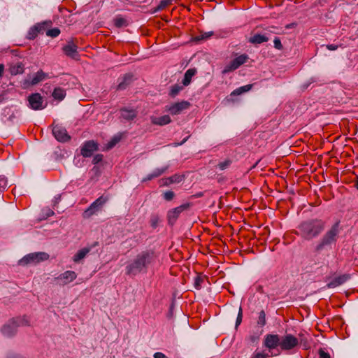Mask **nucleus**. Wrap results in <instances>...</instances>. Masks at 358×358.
<instances>
[{"mask_svg":"<svg viewBox=\"0 0 358 358\" xmlns=\"http://www.w3.org/2000/svg\"><path fill=\"white\" fill-rule=\"evenodd\" d=\"M156 257L153 252L143 251L126 266V273L136 275L140 273H146L148 268L155 262Z\"/></svg>","mask_w":358,"mask_h":358,"instance_id":"nucleus-1","label":"nucleus"},{"mask_svg":"<svg viewBox=\"0 0 358 358\" xmlns=\"http://www.w3.org/2000/svg\"><path fill=\"white\" fill-rule=\"evenodd\" d=\"M324 228V222L320 220H310L302 222L299 230L301 236L306 239H311L318 236Z\"/></svg>","mask_w":358,"mask_h":358,"instance_id":"nucleus-2","label":"nucleus"},{"mask_svg":"<svg viewBox=\"0 0 358 358\" xmlns=\"http://www.w3.org/2000/svg\"><path fill=\"white\" fill-rule=\"evenodd\" d=\"M49 255L44 252H32L27 255L19 261V264L22 266L28 264H36L41 262L48 260Z\"/></svg>","mask_w":358,"mask_h":358,"instance_id":"nucleus-3","label":"nucleus"},{"mask_svg":"<svg viewBox=\"0 0 358 358\" xmlns=\"http://www.w3.org/2000/svg\"><path fill=\"white\" fill-rule=\"evenodd\" d=\"M339 223H335L331 228L323 236L321 243L319 245V248H322L324 245H331L333 243H335L337 238V236L339 234Z\"/></svg>","mask_w":358,"mask_h":358,"instance_id":"nucleus-4","label":"nucleus"},{"mask_svg":"<svg viewBox=\"0 0 358 358\" xmlns=\"http://www.w3.org/2000/svg\"><path fill=\"white\" fill-rule=\"evenodd\" d=\"M107 199L103 196L99 197L87 209L84 211L83 214V217L89 218L93 215L97 214L99 211H101Z\"/></svg>","mask_w":358,"mask_h":358,"instance_id":"nucleus-5","label":"nucleus"},{"mask_svg":"<svg viewBox=\"0 0 358 358\" xmlns=\"http://www.w3.org/2000/svg\"><path fill=\"white\" fill-rule=\"evenodd\" d=\"M248 56L245 54H243L236 57L224 66L222 71V73L226 74L229 72L235 71L236 69H238L241 65L245 64L248 61Z\"/></svg>","mask_w":358,"mask_h":358,"instance_id":"nucleus-6","label":"nucleus"},{"mask_svg":"<svg viewBox=\"0 0 358 358\" xmlns=\"http://www.w3.org/2000/svg\"><path fill=\"white\" fill-rule=\"evenodd\" d=\"M298 339L291 334H287L280 338V346L282 350H288L298 345Z\"/></svg>","mask_w":358,"mask_h":358,"instance_id":"nucleus-7","label":"nucleus"},{"mask_svg":"<svg viewBox=\"0 0 358 358\" xmlns=\"http://www.w3.org/2000/svg\"><path fill=\"white\" fill-rule=\"evenodd\" d=\"M28 101L30 107L33 110H42L45 107V105H43V98L38 93L30 95L28 98Z\"/></svg>","mask_w":358,"mask_h":358,"instance_id":"nucleus-8","label":"nucleus"},{"mask_svg":"<svg viewBox=\"0 0 358 358\" xmlns=\"http://www.w3.org/2000/svg\"><path fill=\"white\" fill-rule=\"evenodd\" d=\"M190 104L187 101H182L180 102L173 103L170 106H166V110L169 111L172 115L180 114L182 111L187 109Z\"/></svg>","mask_w":358,"mask_h":358,"instance_id":"nucleus-9","label":"nucleus"},{"mask_svg":"<svg viewBox=\"0 0 358 358\" xmlns=\"http://www.w3.org/2000/svg\"><path fill=\"white\" fill-rule=\"evenodd\" d=\"M280 338L277 334H267L264 339V345L269 350L280 345Z\"/></svg>","mask_w":358,"mask_h":358,"instance_id":"nucleus-10","label":"nucleus"},{"mask_svg":"<svg viewBox=\"0 0 358 358\" xmlns=\"http://www.w3.org/2000/svg\"><path fill=\"white\" fill-rule=\"evenodd\" d=\"M52 134L55 138L60 142H66L70 139L66 129L59 125H55L53 127Z\"/></svg>","mask_w":358,"mask_h":358,"instance_id":"nucleus-11","label":"nucleus"},{"mask_svg":"<svg viewBox=\"0 0 358 358\" xmlns=\"http://www.w3.org/2000/svg\"><path fill=\"white\" fill-rule=\"evenodd\" d=\"M77 278V274L73 271H66L61 273L56 279L61 285H65L73 282Z\"/></svg>","mask_w":358,"mask_h":358,"instance_id":"nucleus-12","label":"nucleus"},{"mask_svg":"<svg viewBox=\"0 0 358 358\" xmlns=\"http://www.w3.org/2000/svg\"><path fill=\"white\" fill-rule=\"evenodd\" d=\"M97 149V144L93 141H89L83 145L81 149V154L85 157H89L92 156L93 152Z\"/></svg>","mask_w":358,"mask_h":358,"instance_id":"nucleus-13","label":"nucleus"},{"mask_svg":"<svg viewBox=\"0 0 358 358\" xmlns=\"http://www.w3.org/2000/svg\"><path fill=\"white\" fill-rule=\"evenodd\" d=\"M188 208L189 204L185 203L169 210L168 213L169 222L173 224L176 220L179 215Z\"/></svg>","mask_w":358,"mask_h":358,"instance_id":"nucleus-14","label":"nucleus"},{"mask_svg":"<svg viewBox=\"0 0 358 358\" xmlns=\"http://www.w3.org/2000/svg\"><path fill=\"white\" fill-rule=\"evenodd\" d=\"M78 47L72 42H69L63 47V51L65 55L71 58L76 59L78 57Z\"/></svg>","mask_w":358,"mask_h":358,"instance_id":"nucleus-15","label":"nucleus"},{"mask_svg":"<svg viewBox=\"0 0 358 358\" xmlns=\"http://www.w3.org/2000/svg\"><path fill=\"white\" fill-rule=\"evenodd\" d=\"M349 279V276L348 275H341L334 278L331 282L327 284V287L329 288H334L339 285H343Z\"/></svg>","mask_w":358,"mask_h":358,"instance_id":"nucleus-16","label":"nucleus"},{"mask_svg":"<svg viewBox=\"0 0 358 358\" xmlns=\"http://www.w3.org/2000/svg\"><path fill=\"white\" fill-rule=\"evenodd\" d=\"M17 331V325L14 322L5 324L2 329V334L6 336H12Z\"/></svg>","mask_w":358,"mask_h":358,"instance_id":"nucleus-17","label":"nucleus"},{"mask_svg":"<svg viewBox=\"0 0 358 358\" xmlns=\"http://www.w3.org/2000/svg\"><path fill=\"white\" fill-rule=\"evenodd\" d=\"M48 78V74L43 72L42 70H40L32 76L31 79L30 80V84L31 85H37L38 83L45 80Z\"/></svg>","mask_w":358,"mask_h":358,"instance_id":"nucleus-18","label":"nucleus"},{"mask_svg":"<svg viewBox=\"0 0 358 358\" xmlns=\"http://www.w3.org/2000/svg\"><path fill=\"white\" fill-rule=\"evenodd\" d=\"M184 177L180 175H174L171 177L164 178L162 180V185L168 186L173 183H179L182 181Z\"/></svg>","mask_w":358,"mask_h":358,"instance_id":"nucleus-19","label":"nucleus"},{"mask_svg":"<svg viewBox=\"0 0 358 358\" xmlns=\"http://www.w3.org/2000/svg\"><path fill=\"white\" fill-rule=\"evenodd\" d=\"M197 71L195 68L189 69L185 73L182 83L184 86H187L191 83L192 78L196 75Z\"/></svg>","mask_w":358,"mask_h":358,"instance_id":"nucleus-20","label":"nucleus"},{"mask_svg":"<svg viewBox=\"0 0 358 358\" xmlns=\"http://www.w3.org/2000/svg\"><path fill=\"white\" fill-rule=\"evenodd\" d=\"M151 122L154 124L163 126L171 122V117L167 115L159 117H152Z\"/></svg>","mask_w":358,"mask_h":358,"instance_id":"nucleus-21","label":"nucleus"},{"mask_svg":"<svg viewBox=\"0 0 358 358\" xmlns=\"http://www.w3.org/2000/svg\"><path fill=\"white\" fill-rule=\"evenodd\" d=\"M167 169H168L167 166L155 169L150 174L148 175L143 180V181L150 180L155 178L159 177V176L163 174L167 170Z\"/></svg>","mask_w":358,"mask_h":358,"instance_id":"nucleus-22","label":"nucleus"},{"mask_svg":"<svg viewBox=\"0 0 358 358\" xmlns=\"http://www.w3.org/2000/svg\"><path fill=\"white\" fill-rule=\"evenodd\" d=\"M121 117L126 120H131L136 116V112L132 109L123 108L120 110Z\"/></svg>","mask_w":358,"mask_h":358,"instance_id":"nucleus-23","label":"nucleus"},{"mask_svg":"<svg viewBox=\"0 0 358 358\" xmlns=\"http://www.w3.org/2000/svg\"><path fill=\"white\" fill-rule=\"evenodd\" d=\"M89 252H90V249L87 248L80 250L73 256V262H76V263L79 262L80 260L84 259Z\"/></svg>","mask_w":358,"mask_h":358,"instance_id":"nucleus-24","label":"nucleus"},{"mask_svg":"<svg viewBox=\"0 0 358 358\" xmlns=\"http://www.w3.org/2000/svg\"><path fill=\"white\" fill-rule=\"evenodd\" d=\"M268 38L263 34H255L249 38V42L253 44H260L266 42Z\"/></svg>","mask_w":358,"mask_h":358,"instance_id":"nucleus-25","label":"nucleus"},{"mask_svg":"<svg viewBox=\"0 0 358 358\" xmlns=\"http://www.w3.org/2000/svg\"><path fill=\"white\" fill-rule=\"evenodd\" d=\"M52 96H53V98L55 99L58 100V101H62L64 99V97L66 96V92L62 87H56L53 90Z\"/></svg>","mask_w":358,"mask_h":358,"instance_id":"nucleus-26","label":"nucleus"},{"mask_svg":"<svg viewBox=\"0 0 358 358\" xmlns=\"http://www.w3.org/2000/svg\"><path fill=\"white\" fill-rule=\"evenodd\" d=\"M252 85H246L240 87L236 89L235 90H234L231 93V96L241 95L243 93L250 91L252 88Z\"/></svg>","mask_w":358,"mask_h":358,"instance_id":"nucleus-27","label":"nucleus"},{"mask_svg":"<svg viewBox=\"0 0 358 358\" xmlns=\"http://www.w3.org/2000/svg\"><path fill=\"white\" fill-rule=\"evenodd\" d=\"M24 71L23 66L21 63H17L10 66V72L12 75L22 73Z\"/></svg>","mask_w":358,"mask_h":358,"instance_id":"nucleus-28","label":"nucleus"},{"mask_svg":"<svg viewBox=\"0 0 358 358\" xmlns=\"http://www.w3.org/2000/svg\"><path fill=\"white\" fill-rule=\"evenodd\" d=\"M121 134H117L114 136L112 139L107 143L106 150H109L113 148L121 140Z\"/></svg>","mask_w":358,"mask_h":358,"instance_id":"nucleus-29","label":"nucleus"},{"mask_svg":"<svg viewBox=\"0 0 358 358\" xmlns=\"http://www.w3.org/2000/svg\"><path fill=\"white\" fill-rule=\"evenodd\" d=\"M114 24L117 27H122L127 25V22L122 17H116L114 20Z\"/></svg>","mask_w":358,"mask_h":358,"instance_id":"nucleus-30","label":"nucleus"},{"mask_svg":"<svg viewBox=\"0 0 358 358\" xmlns=\"http://www.w3.org/2000/svg\"><path fill=\"white\" fill-rule=\"evenodd\" d=\"M257 323L261 326H264L266 324V314L264 310L259 313Z\"/></svg>","mask_w":358,"mask_h":358,"instance_id":"nucleus-31","label":"nucleus"},{"mask_svg":"<svg viewBox=\"0 0 358 358\" xmlns=\"http://www.w3.org/2000/svg\"><path fill=\"white\" fill-rule=\"evenodd\" d=\"M60 34V30L57 28L49 29L47 31V36L51 37H57Z\"/></svg>","mask_w":358,"mask_h":358,"instance_id":"nucleus-32","label":"nucleus"},{"mask_svg":"<svg viewBox=\"0 0 358 358\" xmlns=\"http://www.w3.org/2000/svg\"><path fill=\"white\" fill-rule=\"evenodd\" d=\"M173 0H162L159 5L157 7V10H162L166 7L167 6L172 3Z\"/></svg>","mask_w":358,"mask_h":358,"instance_id":"nucleus-33","label":"nucleus"},{"mask_svg":"<svg viewBox=\"0 0 358 358\" xmlns=\"http://www.w3.org/2000/svg\"><path fill=\"white\" fill-rule=\"evenodd\" d=\"M231 163V160L227 159L224 162H220L218 164V167L220 170L223 171V170H225L226 169H227L230 166Z\"/></svg>","mask_w":358,"mask_h":358,"instance_id":"nucleus-34","label":"nucleus"},{"mask_svg":"<svg viewBox=\"0 0 358 358\" xmlns=\"http://www.w3.org/2000/svg\"><path fill=\"white\" fill-rule=\"evenodd\" d=\"M175 194L173 191L165 192L163 194L164 199L166 201H171L173 199Z\"/></svg>","mask_w":358,"mask_h":358,"instance_id":"nucleus-35","label":"nucleus"},{"mask_svg":"<svg viewBox=\"0 0 358 358\" xmlns=\"http://www.w3.org/2000/svg\"><path fill=\"white\" fill-rule=\"evenodd\" d=\"M242 317H243L242 308H241V307H240L239 308V310H238V316H237V318H236V328L241 323V322H242Z\"/></svg>","mask_w":358,"mask_h":358,"instance_id":"nucleus-36","label":"nucleus"},{"mask_svg":"<svg viewBox=\"0 0 358 358\" xmlns=\"http://www.w3.org/2000/svg\"><path fill=\"white\" fill-rule=\"evenodd\" d=\"M268 355L261 352H255L251 358H267Z\"/></svg>","mask_w":358,"mask_h":358,"instance_id":"nucleus-37","label":"nucleus"},{"mask_svg":"<svg viewBox=\"0 0 358 358\" xmlns=\"http://www.w3.org/2000/svg\"><path fill=\"white\" fill-rule=\"evenodd\" d=\"M182 90V87L178 85H174L171 88V94L173 96L176 95L180 90Z\"/></svg>","mask_w":358,"mask_h":358,"instance_id":"nucleus-38","label":"nucleus"},{"mask_svg":"<svg viewBox=\"0 0 358 358\" xmlns=\"http://www.w3.org/2000/svg\"><path fill=\"white\" fill-rule=\"evenodd\" d=\"M273 43H274V47L276 49L281 50L282 48V45L281 41L279 39V38H277V37L275 38V39L273 41Z\"/></svg>","mask_w":358,"mask_h":358,"instance_id":"nucleus-39","label":"nucleus"},{"mask_svg":"<svg viewBox=\"0 0 358 358\" xmlns=\"http://www.w3.org/2000/svg\"><path fill=\"white\" fill-rule=\"evenodd\" d=\"M213 35L212 31L209 32H205L203 34H201V36L198 37V40H202V39H207L210 38Z\"/></svg>","mask_w":358,"mask_h":358,"instance_id":"nucleus-40","label":"nucleus"},{"mask_svg":"<svg viewBox=\"0 0 358 358\" xmlns=\"http://www.w3.org/2000/svg\"><path fill=\"white\" fill-rule=\"evenodd\" d=\"M319 357L320 358H330V355L328 352H326L324 350H319Z\"/></svg>","mask_w":358,"mask_h":358,"instance_id":"nucleus-41","label":"nucleus"},{"mask_svg":"<svg viewBox=\"0 0 358 358\" xmlns=\"http://www.w3.org/2000/svg\"><path fill=\"white\" fill-rule=\"evenodd\" d=\"M37 32H38V30L36 28H33L31 29L29 31V34H28V36H29V38L31 39V38H35V36H36L37 34Z\"/></svg>","mask_w":358,"mask_h":358,"instance_id":"nucleus-42","label":"nucleus"},{"mask_svg":"<svg viewBox=\"0 0 358 358\" xmlns=\"http://www.w3.org/2000/svg\"><path fill=\"white\" fill-rule=\"evenodd\" d=\"M7 185V181L4 178H0V191L3 189Z\"/></svg>","mask_w":358,"mask_h":358,"instance_id":"nucleus-43","label":"nucleus"},{"mask_svg":"<svg viewBox=\"0 0 358 358\" xmlns=\"http://www.w3.org/2000/svg\"><path fill=\"white\" fill-rule=\"evenodd\" d=\"M102 157L103 156L101 155H96L93 159V163L97 164L101 162L102 160Z\"/></svg>","mask_w":358,"mask_h":358,"instance_id":"nucleus-44","label":"nucleus"},{"mask_svg":"<svg viewBox=\"0 0 358 358\" xmlns=\"http://www.w3.org/2000/svg\"><path fill=\"white\" fill-rule=\"evenodd\" d=\"M154 358H166V357L164 354L158 352L154 354Z\"/></svg>","mask_w":358,"mask_h":358,"instance_id":"nucleus-45","label":"nucleus"},{"mask_svg":"<svg viewBox=\"0 0 358 358\" xmlns=\"http://www.w3.org/2000/svg\"><path fill=\"white\" fill-rule=\"evenodd\" d=\"M327 47L329 50H336L338 48V45L334 44L328 45Z\"/></svg>","mask_w":358,"mask_h":358,"instance_id":"nucleus-46","label":"nucleus"},{"mask_svg":"<svg viewBox=\"0 0 358 358\" xmlns=\"http://www.w3.org/2000/svg\"><path fill=\"white\" fill-rule=\"evenodd\" d=\"M7 358H24V357L20 355H18L11 354V355H9L7 357Z\"/></svg>","mask_w":358,"mask_h":358,"instance_id":"nucleus-47","label":"nucleus"},{"mask_svg":"<svg viewBox=\"0 0 358 358\" xmlns=\"http://www.w3.org/2000/svg\"><path fill=\"white\" fill-rule=\"evenodd\" d=\"M199 283H200V279L199 278H196V280H195V286L196 287H199Z\"/></svg>","mask_w":358,"mask_h":358,"instance_id":"nucleus-48","label":"nucleus"},{"mask_svg":"<svg viewBox=\"0 0 358 358\" xmlns=\"http://www.w3.org/2000/svg\"><path fill=\"white\" fill-rule=\"evenodd\" d=\"M157 220L156 219H152V226L155 227L156 224H157Z\"/></svg>","mask_w":358,"mask_h":358,"instance_id":"nucleus-49","label":"nucleus"},{"mask_svg":"<svg viewBox=\"0 0 358 358\" xmlns=\"http://www.w3.org/2000/svg\"><path fill=\"white\" fill-rule=\"evenodd\" d=\"M3 65L1 64L0 65V77L2 76V73L3 72Z\"/></svg>","mask_w":358,"mask_h":358,"instance_id":"nucleus-50","label":"nucleus"},{"mask_svg":"<svg viewBox=\"0 0 358 358\" xmlns=\"http://www.w3.org/2000/svg\"><path fill=\"white\" fill-rule=\"evenodd\" d=\"M54 214V212L51 210H49V213H48V216L52 215Z\"/></svg>","mask_w":358,"mask_h":358,"instance_id":"nucleus-51","label":"nucleus"},{"mask_svg":"<svg viewBox=\"0 0 358 358\" xmlns=\"http://www.w3.org/2000/svg\"><path fill=\"white\" fill-rule=\"evenodd\" d=\"M118 89H120H120H122V85H121V84H120V85H118Z\"/></svg>","mask_w":358,"mask_h":358,"instance_id":"nucleus-52","label":"nucleus"},{"mask_svg":"<svg viewBox=\"0 0 358 358\" xmlns=\"http://www.w3.org/2000/svg\"><path fill=\"white\" fill-rule=\"evenodd\" d=\"M356 186H357V188L358 189V177H357V179Z\"/></svg>","mask_w":358,"mask_h":358,"instance_id":"nucleus-53","label":"nucleus"}]
</instances>
